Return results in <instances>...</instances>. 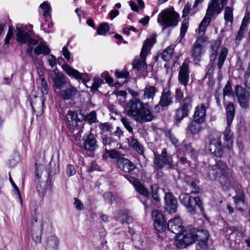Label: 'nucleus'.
Masks as SVG:
<instances>
[{
	"label": "nucleus",
	"instance_id": "nucleus-37",
	"mask_svg": "<svg viewBox=\"0 0 250 250\" xmlns=\"http://www.w3.org/2000/svg\"><path fill=\"white\" fill-rule=\"evenodd\" d=\"M233 8L227 6L225 8L224 19L227 22L232 23L233 21Z\"/></svg>",
	"mask_w": 250,
	"mask_h": 250
},
{
	"label": "nucleus",
	"instance_id": "nucleus-42",
	"mask_svg": "<svg viewBox=\"0 0 250 250\" xmlns=\"http://www.w3.org/2000/svg\"><path fill=\"white\" fill-rule=\"evenodd\" d=\"M109 30V26L107 23H101L97 29V32L98 35H104Z\"/></svg>",
	"mask_w": 250,
	"mask_h": 250
},
{
	"label": "nucleus",
	"instance_id": "nucleus-12",
	"mask_svg": "<svg viewBox=\"0 0 250 250\" xmlns=\"http://www.w3.org/2000/svg\"><path fill=\"white\" fill-rule=\"evenodd\" d=\"M220 169L222 172V175L219 174L217 180L224 190H228L230 187L233 179L231 173L229 168L224 165L221 166Z\"/></svg>",
	"mask_w": 250,
	"mask_h": 250
},
{
	"label": "nucleus",
	"instance_id": "nucleus-18",
	"mask_svg": "<svg viewBox=\"0 0 250 250\" xmlns=\"http://www.w3.org/2000/svg\"><path fill=\"white\" fill-rule=\"evenodd\" d=\"M17 39L20 43H28L29 45H37L38 43L37 40L33 39L30 35L25 30L17 27Z\"/></svg>",
	"mask_w": 250,
	"mask_h": 250
},
{
	"label": "nucleus",
	"instance_id": "nucleus-23",
	"mask_svg": "<svg viewBox=\"0 0 250 250\" xmlns=\"http://www.w3.org/2000/svg\"><path fill=\"white\" fill-rule=\"evenodd\" d=\"M30 229L33 232L35 233H42V224L41 216L39 214L35 212L34 215H32V218L30 221Z\"/></svg>",
	"mask_w": 250,
	"mask_h": 250
},
{
	"label": "nucleus",
	"instance_id": "nucleus-1",
	"mask_svg": "<svg viewBox=\"0 0 250 250\" xmlns=\"http://www.w3.org/2000/svg\"><path fill=\"white\" fill-rule=\"evenodd\" d=\"M126 114L140 124L151 122L155 118L148 103H143L140 99L133 98L126 104Z\"/></svg>",
	"mask_w": 250,
	"mask_h": 250
},
{
	"label": "nucleus",
	"instance_id": "nucleus-22",
	"mask_svg": "<svg viewBox=\"0 0 250 250\" xmlns=\"http://www.w3.org/2000/svg\"><path fill=\"white\" fill-rule=\"evenodd\" d=\"M189 65L188 63L184 62L181 66L179 72L178 81L179 83L183 85L186 88L189 79Z\"/></svg>",
	"mask_w": 250,
	"mask_h": 250
},
{
	"label": "nucleus",
	"instance_id": "nucleus-33",
	"mask_svg": "<svg viewBox=\"0 0 250 250\" xmlns=\"http://www.w3.org/2000/svg\"><path fill=\"white\" fill-rule=\"evenodd\" d=\"M77 89L73 86H71L64 90L62 91L61 96L63 100H69L74 97L76 93Z\"/></svg>",
	"mask_w": 250,
	"mask_h": 250
},
{
	"label": "nucleus",
	"instance_id": "nucleus-16",
	"mask_svg": "<svg viewBox=\"0 0 250 250\" xmlns=\"http://www.w3.org/2000/svg\"><path fill=\"white\" fill-rule=\"evenodd\" d=\"M198 235H176L175 246L180 249H184L195 242V237Z\"/></svg>",
	"mask_w": 250,
	"mask_h": 250
},
{
	"label": "nucleus",
	"instance_id": "nucleus-24",
	"mask_svg": "<svg viewBox=\"0 0 250 250\" xmlns=\"http://www.w3.org/2000/svg\"><path fill=\"white\" fill-rule=\"evenodd\" d=\"M196 241L198 242L196 246L197 250H208L211 242V240L209 239V235H198L195 237Z\"/></svg>",
	"mask_w": 250,
	"mask_h": 250
},
{
	"label": "nucleus",
	"instance_id": "nucleus-11",
	"mask_svg": "<svg viewBox=\"0 0 250 250\" xmlns=\"http://www.w3.org/2000/svg\"><path fill=\"white\" fill-rule=\"evenodd\" d=\"M235 95L238 103L241 108L247 109L249 106L250 93L241 85L235 86Z\"/></svg>",
	"mask_w": 250,
	"mask_h": 250
},
{
	"label": "nucleus",
	"instance_id": "nucleus-55",
	"mask_svg": "<svg viewBox=\"0 0 250 250\" xmlns=\"http://www.w3.org/2000/svg\"><path fill=\"white\" fill-rule=\"evenodd\" d=\"M213 165L215 171L218 172L219 175H222V172L220 169V166L221 167L222 165H224L225 166H226L227 167H229L227 164L226 162L222 161L221 160L216 161L215 164Z\"/></svg>",
	"mask_w": 250,
	"mask_h": 250
},
{
	"label": "nucleus",
	"instance_id": "nucleus-49",
	"mask_svg": "<svg viewBox=\"0 0 250 250\" xmlns=\"http://www.w3.org/2000/svg\"><path fill=\"white\" fill-rule=\"evenodd\" d=\"M220 142L216 140H211L209 143L208 149L209 151L214 154L215 152V150L218 147V145L220 144Z\"/></svg>",
	"mask_w": 250,
	"mask_h": 250
},
{
	"label": "nucleus",
	"instance_id": "nucleus-20",
	"mask_svg": "<svg viewBox=\"0 0 250 250\" xmlns=\"http://www.w3.org/2000/svg\"><path fill=\"white\" fill-rule=\"evenodd\" d=\"M165 208L170 213H175L177 208V201L171 192L165 193Z\"/></svg>",
	"mask_w": 250,
	"mask_h": 250
},
{
	"label": "nucleus",
	"instance_id": "nucleus-10",
	"mask_svg": "<svg viewBox=\"0 0 250 250\" xmlns=\"http://www.w3.org/2000/svg\"><path fill=\"white\" fill-rule=\"evenodd\" d=\"M156 42L155 36L151 37L150 39H146L143 45L140 53V57L142 60H134L132 63L133 67L138 70H140L145 68L146 66L145 60L148 52L149 47L152 46Z\"/></svg>",
	"mask_w": 250,
	"mask_h": 250
},
{
	"label": "nucleus",
	"instance_id": "nucleus-57",
	"mask_svg": "<svg viewBox=\"0 0 250 250\" xmlns=\"http://www.w3.org/2000/svg\"><path fill=\"white\" fill-rule=\"evenodd\" d=\"M244 83L246 87L250 89V68L245 73Z\"/></svg>",
	"mask_w": 250,
	"mask_h": 250
},
{
	"label": "nucleus",
	"instance_id": "nucleus-60",
	"mask_svg": "<svg viewBox=\"0 0 250 250\" xmlns=\"http://www.w3.org/2000/svg\"><path fill=\"white\" fill-rule=\"evenodd\" d=\"M104 198L106 202L109 204H112L113 201L115 200V197L110 192H106L103 195Z\"/></svg>",
	"mask_w": 250,
	"mask_h": 250
},
{
	"label": "nucleus",
	"instance_id": "nucleus-59",
	"mask_svg": "<svg viewBox=\"0 0 250 250\" xmlns=\"http://www.w3.org/2000/svg\"><path fill=\"white\" fill-rule=\"evenodd\" d=\"M94 82L91 87V90L92 91H97L99 87L102 80L100 78H94Z\"/></svg>",
	"mask_w": 250,
	"mask_h": 250
},
{
	"label": "nucleus",
	"instance_id": "nucleus-21",
	"mask_svg": "<svg viewBox=\"0 0 250 250\" xmlns=\"http://www.w3.org/2000/svg\"><path fill=\"white\" fill-rule=\"evenodd\" d=\"M53 72L51 77L54 83V87L60 90L62 89L66 84V77L58 70H55Z\"/></svg>",
	"mask_w": 250,
	"mask_h": 250
},
{
	"label": "nucleus",
	"instance_id": "nucleus-5",
	"mask_svg": "<svg viewBox=\"0 0 250 250\" xmlns=\"http://www.w3.org/2000/svg\"><path fill=\"white\" fill-rule=\"evenodd\" d=\"M67 120L69 124L72 126L77 125V122L83 124L82 122L85 120L90 124L98 122L97 119V114L95 111H92L85 116L76 111H69L67 115Z\"/></svg>",
	"mask_w": 250,
	"mask_h": 250
},
{
	"label": "nucleus",
	"instance_id": "nucleus-51",
	"mask_svg": "<svg viewBox=\"0 0 250 250\" xmlns=\"http://www.w3.org/2000/svg\"><path fill=\"white\" fill-rule=\"evenodd\" d=\"M232 93L233 91L231 88V83L229 81H228L223 90L224 96H230L232 95Z\"/></svg>",
	"mask_w": 250,
	"mask_h": 250
},
{
	"label": "nucleus",
	"instance_id": "nucleus-29",
	"mask_svg": "<svg viewBox=\"0 0 250 250\" xmlns=\"http://www.w3.org/2000/svg\"><path fill=\"white\" fill-rule=\"evenodd\" d=\"M157 92V88L154 86H146L144 89L142 98L145 100H153Z\"/></svg>",
	"mask_w": 250,
	"mask_h": 250
},
{
	"label": "nucleus",
	"instance_id": "nucleus-7",
	"mask_svg": "<svg viewBox=\"0 0 250 250\" xmlns=\"http://www.w3.org/2000/svg\"><path fill=\"white\" fill-rule=\"evenodd\" d=\"M153 164L154 169L157 170L162 169L165 167L169 169H173L175 167L171 156L167 154L165 148L162 149L160 154L154 153Z\"/></svg>",
	"mask_w": 250,
	"mask_h": 250
},
{
	"label": "nucleus",
	"instance_id": "nucleus-54",
	"mask_svg": "<svg viewBox=\"0 0 250 250\" xmlns=\"http://www.w3.org/2000/svg\"><path fill=\"white\" fill-rule=\"evenodd\" d=\"M71 39L67 42L66 45L63 47L62 53L65 58L67 60H69L70 59L71 53L68 49V46L70 42Z\"/></svg>",
	"mask_w": 250,
	"mask_h": 250
},
{
	"label": "nucleus",
	"instance_id": "nucleus-61",
	"mask_svg": "<svg viewBox=\"0 0 250 250\" xmlns=\"http://www.w3.org/2000/svg\"><path fill=\"white\" fill-rule=\"evenodd\" d=\"M50 51V49L48 47V62H49V65L53 67L56 64V59L54 56L49 54Z\"/></svg>",
	"mask_w": 250,
	"mask_h": 250
},
{
	"label": "nucleus",
	"instance_id": "nucleus-43",
	"mask_svg": "<svg viewBox=\"0 0 250 250\" xmlns=\"http://www.w3.org/2000/svg\"><path fill=\"white\" fill-rule=\"evenodd\" d=\"M154 227L155 229L159 233H162L167 229L166 221L164 222H154Z\"/></svg>",
	"mask_w": 250,
	"mask_h": 250
},
{
	"label": "nucleus",
	"instance_id": "nucleus-2",
	"mask_svg": "<svg viewBox=\"0 0 250 250\" xmlns=\"http://www.w3.org/2000/svg\"><path fill=\"white\" fill-rule=\"evenodd\" d=\"M167 229L171 233L175 234H196L197 233L208 234L209 233L206 229H198L192 227L191 226H187L185 228L180 217H176L170 219L167 224Z\"/></svg>",
	"mask_w": 250,
	"mask_h": 250
},
{
	"label": "nucleus",
	"instance_id": "nucleus-15",
	"mask_svg": "<svg viewBox=\"0 0 250 250\" xmlns=\"http://www.w3.org/2000/svg\"><path fill=\"white\" fill-rule=\"evenodd\" d=\"M68 125L69 128V130H71V132L73 134V136L71 138V140L77 146L81 147L82 146V144L81 143L82 133L83 132V124L77 122V125L76 126H72L70 125L68 122Z\"/></svg>",
	"mask_w": 250,
	"mask_h": 250
},
{
	"label": "nucleus",
	"instance_id": "nucleus-48",
	"mask_svg": "<svg viewBox=\"0 0 250 250\" xmlns=\"http://www.w3.org/2000/svg\"><path fill=\"white\" fill-rule=\"evenodd\" d=\"M121 217L122 224L130 223L132 221V218L129 216L128 212L126 211L122 212Z\"/></svg>",
	"mask_w": 250,
	"mask_h": 250
},
{
	"label": "nucleus",
	"instance_id": "nucleus-13",
	"mask_svg": "<svg viewBox=\"0 0 250 250\" xmlns=\"http://www.w3.org/2000/svg\"><path fill=\"white\" fill-rule=\"evenodd\" d=\"M173 103V97L171 91L167 88H164L160 97L158 104L154 107V110L159 112L160 107H167Z\"/></svg>",
	"mask_w": 250,
	"mask_h": 250
},
{
	"label": "nucleus",
	"instance_id": "nucleus-52",
	"mask_svg": "<svg viewBox=\"0 0 250 250\" xmlns=\"http://www.w3.org/2000/svg\"><path fill=\"white\" fill-rule=\"evenodd\" d=\"M175 101L181 104V101L184 99V94L180 88H176L175 93Z\"/></svg>",
	"mask_w": 250,
	"mask_h": 250
},
{
	"label": "nucleus",
	"instance_id": "nucleus-17",
	"mask_svg": "<svg viewBox=\"0 0 250 250\" xmlns=\"http://www.w3.org/2000/svg\"><path fill=\"white\" fill-rule=\"evenodd\" d=\"M236 194L233 197L236 208L239 211L244 209L245 205V195L241 186H238L235 189Z\"/></svg>",
	"mask_w": 250,
	"mask_h": 250
},
{
	"label": "nucleus",
	"instance_id": "nucleus-26",
	"mask_svg": "<svg viewBox=\"0 0 250 250\" xmlns=\"http://www.w3.org/2000/svg\"><path fill=\"white\" fill-rule=\"evenodd\" d=\"M204 53V45L194 43L191 51V55L193 61L196 62H199Z\"/></svg>",
	"mask_w": 250,
	"mask_h": 250
},
{
	"label": "nucleus",
	"instance_id": "nucleus-58",
	"mask_svg": "<svg viewBox=\"0 0 250 250\" xmlns=\"http://www.w3.org/2000/svg\"><path fill=\"white\" fill-rule=\"evenodd\" d=\"M48 243H49L50 246L53 248H56L59 244L58 239L55 235H51Z\"/></svg>",
	"mask_w": 250,
	"mask_h": 250
},
{
	"label": "nucleus",
	"instance_id": "nucleus-34",
	"mask_svg": "<svg viewBox=\"0 0 250 250\" xmlns=\"http://www.w3.org/2000/svg\"><path fill=\"white\" fill-rule=\"evenodd\" d=\"M199 9H193V6L192 8H191V4L188 2L184 6L183 10V17H186L188 14L190 16H193L198 11Z\"/></svg>",
	"mask_w": 250,
	"mask_h": 250
},
{
	"label": "nucleus",
	"instance_id": "nucleus-30",
	"mask_svg": "<svg viewBox=\"0 0 250 250\" xmlns=\"http://www.w3.org/2000/svg\"><path fill=\"white\" fill-rule=\"evenodd\" d=\"M62 68L69 76H72L78 80L83 78V74L80 73L78 70L70 67L68 64H63L62 66Z\"/></svg>",
	"mask_w": 250,
	"mask_h": 250
},
{
	"label": "nucleus",
	"instance_id": "nucleus-41",
	"mask_svg": "<svg viewBox=\"0 0 250 250\" xmlns=\"http://www.w3.org/2000/svg\"><path fill=\"white\" fill-rule=\"evenodd\" d=\"M166 137L169 139L171 144L176 146L179 142L178 139L176 137L171 130L167 129L165 131Z\"/></svg>",
	"mask_w": 250,
	"mask_h": 250
},
{
	"label": "nucleus",
	"instance_id": "nucleus-9",
	"mask_svg": "<svg viewBox=\"0 0 250 250\" xmlns=\"http://www.w3.org/2000/svg\"><path fill=\"white\" fill-rule=\"evenodd\" d=\"M223 8L220 4L208 3L205 17L199 24V33H205L207 26L211 21V17L220 14Z\"/></svg>",
	"mask_w": 250,
	"mask_h": 250
},
{
	"label": "nucleus",
	"instance_id": "nucleus-19",
	"mask_svg": "<svg viewBox=\"0 0 250 250\" xmlns=\"http://www.w3.org/2000/svg\"><path fill=\"white\" fill-rule=\"evenodd\" d=\"M117 163L119 167L125 172L131 174L135 173L134 170L136 169V167L128 159L120 157L117 159Z\"/></svg>",
	"mask_w": 250,
	"mask_h": 250
},
{
	"label": "nucleus",
	"instance_id": "nucleus-31",
	"mask_svg": "<svg viewBox=\"0 0 250 250\" xmlns=\"http://www.w3.org/2000/svg\"><path fill=\"white\" fill-rule=\"evenodd\" d=\"M30 103L32 109L35 111V108L42 109L43 106L44 101L40 96L36 95L31 96L29 99Z\"/></svg>",
	"mask_w": 250,
	"mask_h": 250
},
{
	"label": "nucleus",
	"instance_id": "nucleus-25",
	"mask_svg": "<svg viewBox=\"0 0 250 250\" xmlns=\"http://www.w3.org/2000/svg\"><path fill=\"white\" fill-rule=\"evenodd\" d=\"M206 116V107L204 104L198 105L195 108L193 119L199 122L204 123Z\"/></svg>",
	"mask_w": 250,
	"mask_h": 250
},
{
	"label": "nucleus",
	"instance_id": "nucleus-47",
	"mask_svg": "<svg viewBox=\"0 0 250 250\" xmlns=\"http://www.w3.org/2000/svg\"><path fill=\"white\" fill-rule=\"evenodd\" d=\"M19 161V157L17 154L14 153L10 157L9 160L8 166L10 167H15L18 163Z\"/></svg>",
	"mask_w": 250,
	"mask_h": 250
},
{
	"label": "nucleus",
	"instance_id": "nucleus-3",
	"mask_svg": "<svg viewBox=\"0 0 250 250\" xmlns=\"http://www.w3.org/2000/svg\"><path fill=\"white\" fill-rule=\"evenodd\" d=\"M180 16L175 12L173 8L166 9L162 10L159 14L157 22L162 26H164L163 30L168 27H175L179 22Z\"/></svg>",
	"mask_w": 250,
	"mask_h": 250
},
{
	"label": "nucleus",
	"instance_id": "nucleus-45",
	"mask_svg": "<svg viewBox=\"0 0 250 250\" xmlns=\"http://www.w3.org/2000/svg\"><path fill=\"white\" fill-rule=\"evenodd\" d=\"M153 218L154 222H164L165 221L164 217L161 211L158 210H155L153 211Z\"/></svg>",
	"mask_w": 250,
	"mask_h": 250
},
{
	"label": "nucleus",
	"instance_id": "nucleus-64",
	"mask_svg": "<svg viewBox=\"0 0 250 250\" xmlns=\"http://www.w3.org/2000/svg\"><path fill=\"white\" fill-rule=\"evenodd\" d=\"M66 172L69 176L75 174L76 170L74 167L72 165H68L66 167Z\"/></svg>",
	"mask_w": 250,
	"mask_h": 250
},
{
	"label": "nucleus",
	"instance_id": "nucleus-35",
	"mask_svg": "<svg viewBox=\"0 0 250 250\" xmlns=\"http://www.w3.org/2000/svg\"><path fill=\"white\" fill-rule=\"evenodd\" d=\"M37 190L38 194L41 197H44L47 191V182L38 181L37 186Z\"/></svg>",
	"mask_w": 250,
	"mask_h": 250
},
{
	"label": "nucleus",
	"instance_id": "nucleus-56",
	"mask_svg": "<svg viewBox=\"0 0 250 250\" xmlns=\"http://www.w3.org/2000/svg\"><path fill=\"white\" fill-rule=\"evenodd\" d=\"M188 27V22L186 20H184L182 23V25L180 29V37L181 38H183Z\"/></svg>",
	"mask_w": 250,
	"mask_h": 250
},
{
	"label": "nucleus",
	"instance_id": "nucleus-40",
	"mask_svg": "<svg viewBox=\"0 0 250 250\" xmlns=\"http://www.w3.org/2000/svg\"><path fill=\"white\" fill-rule=\"evenodd\" d=\"M121 121L126 129L133 135V128L132 126V122L126 117H122Z\"/></svg>",
	"mask_w": 250,
	"mask_h": 250
},
{
	"label": "nucleus",
	"instance_id": "nucleus-32",
	"mask_svg": "<svg viewBox=\"0 0 250 250\" xmlns=\"http://www.w3.org/2000/svg\"><path fill=\"white\" fill-rule=\"evenodd\" d=\"M128 142L130 146H131L134 149H135L138 153L143 155L144 153V149L142 145H141L137 139L133 138V136L130 137L128 139Z\"/></svg>",
	"mask_w": 250,
	"mask_h": 250
},
{
	"label": "nucleus",
	"instance_id": "nucleus-50",
	"mask_svg": "<svg viewBox=\"0 0 250 250\" xmlns=\"http://www.w3.org/2000/svg\"><path fill=\"white\" fill-rule=\"evenodd\" d=\"M151 195L153 199L157 202L160 201V198L158 195V187L156 185H153L151 186Z\"/></svg>",
	"mask_w": 250,
	"mask_h": 250
},
{
	"label": "nucleus",
	"instance_id": "nucleus-27",
	"mask_svg": "<svg viewBox=\"0 0 250 250\" xmlns=\"http://www.w3.org/2000/svg\"><path fill=\"white\" fill-rule=\"evenodd\" d=\"M201 173L205 178L210 181L217 180L219 175V172L215 171L213 165H209L207 167L204 168Z\"/></svg>",
	"mask_w": 250,
	"mask_h": 250
},
{
	"label": "nucleus",
	"instance_id": "nucleus-38",
	"mask_svg": "<svg viewBox=\"0 0 250 250\" xmlns=\"http://www.w3.org/2000/svg\"><path fill=\"white\" fill-rule=\"evenodd\" d=\"M173 49L169 46L164 50L161 54V57L165 61H168L170 60L173 56Z\"/></svg>",
	"mask_w": 250,
	"mask_h": 250
},
{
	"label": "nucleus",
	"instance_id": "nucleus-6",
	"mask_svg": "<svg viewBox=\"0 0 250 250\" xmlns=\"http://www.w3.org/2000/svg\"><path fill=\"white\" fill-rule=\"evenodd\" d=\"M179 198L180 202L186 207L188 212L190 214L196 213L197 207L201 212L204 211L202 202L198 197H192L189 194L182 193Z\"/></svg>",
	"mask_w": 250,
	"mask_h": 250
},
{
	"label": "nucleus",
	"instance_id": "nucleus-39",
	"mask_svg": "<svg viewBox=\"0 0 250 250\" xmlns=\"http://www.w3.org/2000/svg\"><path fill=\"white\" fill-rule=\"evenodd\" d=\"M134 187L136 190L145 197L147 198L148 197L149 193L147 189L140 182L135 183Z\"/></svg>",
	"mask_w": 250,
	"mask_h": 250
},
{
	"label": "nucleus",
	"instance_id": "nucleus-14",
	"mask_svg": "<svg viewBox=\"0 0 250 250\" xmlns=\"http://www.w3.org/2000/svg\"><path fill=\"white\" fill-rule=\"evenodd\" d=\"M83 140V143L82 144V146L80 147H83L90 152H93L97 149L98 147L97 141L96 136L93 134L89 133L88 134H85Z\"/></svg>",
	"mask_w": 250,
	"mask_h": 250
},
{
	"label": "nucleus",
	"instance_id": "nucleus-28",
	"mask_svg": "<svg viewBox=\"0 0 250 250\" xmlns=\"http://www.w3.org/2000/svg\"><path fill=\"white\" fill-rule=\"evenodd\" d=\"M196 120H193L188 124L187 127V131L189 132L191 134L196 135L200 132L201 130V124Z\"/></svg>",
	"mask_w": 250,
	"mask_h": 250
},
{
	"label": "nucleus",
	"instance_id": "nucleus-46",
	"mask_svg": "<svg viewBox=\"0 0 250 250\" xmlns=\"http://www.w3.org/2000/svg\"><path fill=\"white\" fill-rule=\"evenodd\" d=\"M57 173H59L58 166L56 165L55 162L51 161L49 164L48 175L50 176H53Z\"/></svg>",
	"mask_w": 250,
	"mask_h": 250
},
{
	"label": "nucleus",
	"instance_id": "nucleus-36",
	"mask_svg": "<svg viewBox=\"0 0 250 250\" xmlns=\"http://www.w3.org/2000/svg\"><path fill=\"white\" fill-rule=\"evenodd\" d=\"M228 53V49L226 47L223 48L220 52L217 63V66L219 69H220L222 68L224 64V62L226 59Z\"/></svg>",
	"mask_w": 250,
	"mask_h": 250
},
{
	"label": "nucleus",
	"instance_id": "nucleus-62",
	"mask_svg": "<svg viewBox=\"0 0 250 250\" xmlns=\"http://www.w3.org/2000/svg\"><path fill=\"white\" fill-rule=\"evenodd\" d=\"M128 72L125 70L120 71L116 70L115 72V75L119 78H126L128 76Z\"/></svg>",
	"mask_w": 250,
	"mask_h": 250
},
{
	"label": "nucleus",
	"instance_id": "nucleus-44",
	"mask_svg": "<svg viewBox=\"0 0 250 250\" xmlns=\"http://www.w3.org/2000/svg\"><path fill=\"white\" fill-rule=\"evenodd\" d=\"M34 52L37 55L42 54L44 55H47V47L45 43H40L35 49Z\"/></svg>",
	"mask_w": 250,
	"mask_h": 250
},
{
	"label": "nucleus",
	"instance_id": "nucleus-63",
	"mask_svg": "<svg viewBox=\"0 0 250 250\" xmlns=\"http://www.w3.org/2000/svg\"><path fill=\"white\" fill-rule=\"evenodd\" d=\"M99 127L103 132H108L110 131V128H112L108 123H100L99 125Z\"/></svg>",
	"mask_w": 250,
	"mask_h": 250
},
{
	"label": "nucleus",
	"instance_id": "nucleus-4",
	"mask_svg": "<svg viewBox=\"0 0 250 250\" xmlns=\"http://www.w3.org/2000/svg\"><path fill=\"white\" fill-rule=\"evenodd\" d=\"M226 110L228 126L223 132L224 145L226 147L229 149L233 144L232 133L231 132L229 126L231 124L235 115V108L233 104L232 103H228Z\"/></svg>",
	"mask_w": 250,
	"mask_h": 250
},
{
	"label": "nucleus",
	"instance_id": "nucleus-8",
	"mask_svg": "<svg viewBox=\"0 0 250 250\" xmlns=\"http://www.w3.org/2000/svg\"><path fill=\"white\" fill-rule=\"evenodd\" d=\"M193 97L187 95L181 102L180 106L175 110L174 119L177 123H179L188 117L192 107Z\"/></svg>",
	"mask_w": 250,
	"mask_h": 250
},
{
	"label": "nucleus",
	"instance_id": "nucleus-53",
	"mask_svg": "<svg viewBox=\"0 0 250 250\" xmlns=\"http://www.w3.org/2000/svg\"><path fill=\"white\" fill-rule=\"evenodd\" d=\"M188 184L191 189V192L192 193H198L200 191V188L197 185L195 182L193 181H188Z\"/></svg>",
	"mask_w": 250,
	"mask_h": 250
}]
</instances>
